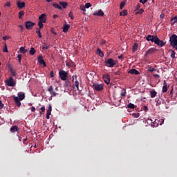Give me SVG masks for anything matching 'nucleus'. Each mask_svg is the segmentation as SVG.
I'll return each mask as SVG.
<instances>
[{"label":"nucleus","mask_w":177,"mask_h":177,"mask_svg":"<svg viewBox=\"0 0 177 177\" xmlns=\"http://www.w3.org/2000/svg\"><path fill=\"white\" fill-rule=\"evenodd\" d=\"M43 23H44V22H41V21H39V22H38V26H39V30H41V28H42L43 27H44V24Z\"/></svg>","instance_id":"42"},{"label":"nucleus","mask_w":177,"mask_h":177,"mask_svg":"<svg viewBox=\"0 0 177 177\" xmlns=\"http://www.w3.org/2000/svg\"><path fill=\"white\" fill-rule=\"evenodd\" d=\"M158 37L157 35H149L147 37L146 39L147 41H151V42H156V40L157 39Z\"/></svg>","instance_id":"8"},{"label":"nucleus","mask_w":177,"mask_h":177,"mask_svg":"<svg viewBox=\"0 0 177 177\" xmlns=\"http://www.w3.org/2000/svg\"><path fill=\"white\" fill-rule=\"evenodd\" d=\"M59 78H61L62 81H66L67 77H68V73L66 72V71L59 70Z\"/></svg>","instance_id":"3"},{"label":"nucleus","mask_w":177,"mask_h":177,"mask_svg":"<svg viewBox=\"0 0 177 177\" xmlns=\"http://www.w3.org/2000/svg\"><path fill=\"white\" fill-rule=\"evenodd\" d=\"M4 7H5V8H10V1H7V2L4 4Z\"/></svg>","instance_id":"47"},{"label":"nucleus","mask_w":177,"mask_h":177,"mask_svg":"<svg viewBox=\"0 0 177 177\" xmlns=\"http://www.w3.org/2000/svg\"><path fill=\"white\" fill-rule=\"evenodd\" d=\"M3 109V103H2V101L0 100V109Z\"/></svg>","instance_id":"57"},{"label":"nucleus","mask_w":177,"mask_h":177,"mask_svg":"<svg viewBox=\"0 0 177 177\" xmlns=\"http://www.w3.org/2000/svg\"><path fill=\"white\" fill-rule=\"evenodd\" d=\"M101 44H102V45H104L106 44V41L105 40H102L101 41Z\"/></svg>","instance_id":"63"},{"label":"nucleus","mask_w":177,"mask_h":177,"mask_svg":"<svg viewBox=\"0 0 177 177\" xmlns=\"http://www.w3.org/2000/svg\"><path fill=\"white\" fill-rule=\"evenodd\" d=\"M160 97H156L155 99V102L156 103V106H160L161 104V100H160Z\"/></svg>","instance_id":"34"},{"label":"nucleus","mask_w":177,"mask_h":177,"mask_svg":"<svg viewBox=\"0 0 177 177\" xmlns=\"http://www.w3.org/2000/svg\"><path fill=\"white\" fill-rule=\"evenodd\" d=\"M104 63L106 67L113 68L117 64V61L114 60L113 58H110L105 60Z\"/></svg>","instance_id":"2"},{"label":"nucleus","mask_w":177,"mask_h":177,"mask_svg":"<svg viewBox=\"0 0 177 177\" xmlns=\"http://www.w3.org/2000/svg\"><path fill=\"white\" fill-rule=\"evenodd\" d=\"M171 24H175V23H177V16L171 17Z\"/></svg>","instance_id":"33"},{"label":"nucleus","mask_w":177,"mask_h":177,"mask_svg":"<svg viewBox=\"0 0 177 177\" xmlns=\"http://www.w3.org/2000/svg\"><path fill=\"white\" fill-rule=\"evenodd\" d=\"M138 45L137 43L134 44V45L133 46V52H136V50H138Z\"/></svg>","instance_id":"37"},{"label":"nucleus","mask_w":177,"mask_h":177,"mask_svg":"<svg viewBox=\"0 0 177 177\" xmlns=\"http://www.w3.org/2000/svg\"><path fill=\"white\" fill-rule=\"evenodd\" d=\"M19 63H21V55L19 54L17 55Z\"/></svg>","instance_id":"50"},{"label":"nucleus","mask_w":177,"mask_h":177,"mask_svg":"<svg viewBox=\"0 0 177 177\" xmlns=\"http://www.w3.org/2000/svg\"><path fill=\"white\" fill-rule=\"evenodd\" d=\"M14 102L17 107H20L21 106V100L19 99V97L13 96Z\"/></svg>","instance_id":"12"},{"label":"nucleus","mask_w":177,"mask_h":177,"mask_svg":"<svg viewBox=\"0 0 177 177\" xmlns=\"http://www.w3.org/2000/svg\"><path fill=\"white\" fill-rule=\"evenodd\" d=\"M3 52L8 53V46H6V44H5V46L3 48Z\"/></svg>","instance_id":"46"},{"label":"nucleus","mask_w":177,"mask_h":177,"mask_svg":"<svg viewBox=\"0 0 177 177\" xmlns=\"http://www.w3.org/2000/svg\"><path fill=\"white\" fill-rule=\"evenodd\" d=\"M36 30H37L36 34H37L39 38H42V35H41V29H39V28H37Z\"/></svg>","instance_id":"31"},{"label":"nucleus","mask_w":177,"mask_h":177,"mask_svg":"<svg viewBox=\"0 0 177 177\" xmlns=\"http://www.w3.org/2000/svg\"><path fill=\"white\" fill-rule=\"evenodd\" d=\"M59 5H61V6H62L63 9H66V8H67L68 4L66 1H61V2H59Z\"/></svg>","instance_id":"24"},{"label":"nucleus","mask_w":177,"mask_h":177,"mask_svg":"<svg viewBox=\"0 0 177 177\" xmlns=\"http://www.w3.org/2000/svg\"><path fill=\"white\" fill-rule=\"evenodd\" d=\"M167 91H168V84H167V82L164 80L162 92L163 93H165V92H167Z\"/></svg>","instance_id":"17"},{"label":"nucleus","mask_w":177,"mask_h":177,"mask_svg":"<svg viewBox=\"0 0 177 177\" xmlns=\"http://www.w3.org/2000/svg\"><path fill=\"white\" fill-rule=\"evenodd\" d=\"M91 6H92V4H91V3H87L85 4V8L86 9H89V8H91Z\"/></svg>","instance_id":"48"},{"label":"nucleus","mask_w":177,"mask_h":177,"mask_svg":"<svg viewBox=\"0 0 177 177\" xmlns=\"http://www.w3.org/2000/svg\"><path fill=\"white\" fill-rule=\"evenodd\" d=\"M143 111H149V108L147 107V106L145 105L143 106Z\"/></svg>","instance_id":"53"},{"label":"nucleus","mask_w":177,"mask_h":177,"mask_svg":"<svg viewBox=\"0 0 177 177\" xmlns=\"http://www.w3.org/2000/svg\"><path fill=\"white\" fill-rule=\"evenodd\" d=\"M48 91L50 93L51 96H53L54 97L57 96V93L53 91V86H50L49 88H48Z\"/></svg>","instance_id":"10"},{"label":"nucleus","mask_w":177,"mask_h":177,"mask_svg":"<svg viewBox=\"0 0 177 177\" xmlns=\"http://www.w3.org/2000/svg\"><path fill=\"white\" fill-rule=\"evenodd\" d=\"M72 78L73 81H74V78H75V86H76L77 91H80V92H81V90H80V82H78V80H77V75H73Z\"/></svg>","instance_id":"11"},{"label":"nucleus","mask_w":177,"mask_h":177,"mask_svg":"<svg viewBox=\"0 0 177 177\" xmlns=\"http://www.w3.org/2000/svg\"><path fill=\"white\" fill-rule=\"evenodd\" d=\"M164 16H165L164 14H161V15H160V19H164Z\"/></svg>","instance_id":"62"},{"label":"nucleus","mask_w":177,"mask_h":177,"mask_svg":"<svg viewBox=\"0 0 177 177\" xmlns=\"http://www.w3.org/2000/svg\"><path fill=\"white\" fill-rule=\"evenodd\" d=\"M35 26V23L28 21L25 23V27L26 30H32V27Z\"/></svg>","instance_id":"6"},{"label":"nucleus","mask_w":177,"mask_h":177,"mask_svg":"<svg viewBox=\"0 0 177 177\" xmlns=\"http://www.w3.org/2000/svg\"><path fill=\"white\" fill-rule=\"evenodd\" d=\"M129 74H133L134 75H139V74H140V73L139 72V71H138L135 68H132L129 71Z\"/></svg>","instance_id":"15"},{"label":"nucleus","mask_w":177,"mask_h":177,"mask_svg":"<svg viewBox=\"0 0 177 177\" xmlns=\"http://www.w3.org/2000/svg\"><path fill=\"white\" fill-rule=\"evenodd\" d=\"M128 15V11L127 10H124L120 12V16H127Z\"/></svg>","instance_id":"32"},{"label":"nucleus","mask_w":177,"mask_h":177,"mask_svg":"<svg viewBox=\"0 0 177 177\" xmlns=\"http://www.w3.org/2000/svg\"><path fill=\"white\" fill-rule=\"evenodd\" d=\"M148 71H149V73H153V71H158V73L159 72V71H157V69L151 68V66H148Z\"/></svg>","instance_id":"35"},{"label":"nucleus","mask_w":177,"mask_h":177,"mask_svg":"<svg viewBox=\"0 0 177 177\" xmlns=\"http://www.w3.org/2000/svg\"><path fill=\"white\" fill-rule=\"evenodd\" d=\"M30 110H31L32 113H35V107L32 106V107L30 108Z\"/></svg>","instance_id":"58"},{"label":"nucleus","mask_w":177,"mask_h":177,"mask_svg":"<svg viewBox=\"0 0 177 177\" xmlns=\"http://www.w3.org/2000/svg\"><path fill=\"white\" fill-rule=\"evenodd\" d=\"M140 2L141 3H142V5H145V3H146V2H147V0H140Z\"/></svg>","instance_id":"56"},{"label":"nucleus","mask_w":177,"mask_h":177,"mask_svg":"<svg viewBox=\"0 0 177 177\" xmlns=\"http://www.w3.org/2000/svg\"><path fill=\"white\" fill-rule=\"evenodd\" d=\"M68 17H71V20H74V15H73V12L68 13Z\"/></svg>","instance_id":"45"},{"label":"nucleus","mask_w":177,"mask_h":177,"mask_svg":"<svg viewBox=\"0 0 177 177\" xmlns=\"http://www.w3.org/2000/svg\"><path fill=\"white\" fill-rule=\"evenodd\" d=\"M156 45H158V46H160V48H162V46H165V42H164L162 40H160L158 39V37H156V40H155Z\"/></svg>","instance_id":"7"},{"label":"nucleus","mask_w":177,"mask_h":177,"mask_svg":"<svg viewBox=\"0 0 177 177\" xmlns=\"http://www.w3.org/2000/svg\"><path fill=\"white\" fill-rule=\"evenodd\" d=\"M19 52L21 53H27V50H26V48L24 47H21L19 48Z\"/></svg>","instance_id":"38"},{"label":"nucleus","mask_w":177,"mask_h":177,"mask_svg":"<svg viewBox=\"0 0 177 177\" xmlns=\"http://www.w3.org/2000/svg\"><path fill=\"white\" fill-rule=\"evenodd\" d=\"M156 50H157V49H156L154 48L148 49L146 52L145 56H147V55H151V54L154 53V52H156Z\"/></svg>","instance_id":"18"},{"label":"nucleus","mask_w":177,"mask_h":177,"mask_svg":"<svg viewBox=\"0 0 177 177\" xmlns=\"http://www.w3.org/2000/svg\"><path fill=\"white\" fill-rule=\"evenodd\" d=\"M52 113H46V118L47 119V120H49V118H50V115H51Z\"/></svg>","instance_id":"55"},{"label":"nucleus","mask_w":177,"mask_h":177,"mask_svg":"<svg viewBox=\"0 0 177 177\" xmlns=\"http://www.w3.org/2000/svg\"><path fill=\"white\" fill-rule=\"evenodd\" d=\"M20 131V129L17 126H13L10 128V132H19Z\"/></svg>","instance_id":"20"},{"label":"nucleus","mask_w":177,"mask_h":177,"mask_svg":"<svg viewBox=\"0 0 177 177\" xmlns=\"http://www.w3.org/2000/svg\"><path fill=\"white\" fill-rule=\"evenodd\" d=\"M53 6L55 8V9H59V10H62V6H59L57 3H53Z\"/></svg>","instance_id":"36"},{"label":"nucleus","mask_w":177,"mask_h":177,"mask_svg":"<svg viewBox=\"0 0 177 177\" xmlns=\"http://www.w3.org/2000/svg\"><path fill=\"white\" fill-rule=\"evenodd\" d=\"M70 30V25L65 24L63 26V32H67Z\"/></svg>","instance_id":"22"},{"label":"nucleus","mask_w":177,"mask_h":177,"mask_svg":"<svg viewBox=\"0 0 177 177\" xmlns=\"http://www.w3.org/2000/svg\"><path fill=\"white\" fill-rule=\"evenodd\" d=\"M128 109H135V104H132V103H129L127 105Z\"/></svg>","instance_id":"40"},{"label":"nucleus","mask_w":177,"mask_h":177,"mask_svg":"<svg viewBox=\"0 0 177 177\" xmlns=\"http://www.w3.org/2000/svg\"><path fill=\"white\" fill-rule=\"evenodd\" d=\"M37 60L39 64H42L44 67H46V62H45V61L44 60L42 55H39L37 58Z\"/></svg>","instance_id":"14"},{"label":"nucleus","mask_w":177,"mask_h":177,"mask_svg":"<svg viewBox=\"0 0 177 177\" xmlns=\"http://www.w3.org/2000/svg\"><path fill=\"white\" fill-rule=\"evenodd\" d=\"M93 89H94V91H97V92H100V91H103L104 86H103V84H93Z\"/></svg>","instance_id":"5"},{"label":"nucleus","mask_w":177,"mask_h":177,"mask_svg":"<svg viewBox=\"0 0 177 177\" xmlns=\"http://www.w3.org/2000/svg\"><path fill=\"white\" fill-rule=\"evenodd\" d=\"M40 110L41 111V112H40V114H42V113H45V106L41 107Z\"/></svg>","instance_id":"51"},{"label":"nucleus","mask_w":177,"mask_h":177,"mask_svg":"<svg viewBox=\"0 0 177 177\" xmlns=\"http://www.w3.org/2000/svg\"><path fill=\"white\" fill-rule=\"evenodd\" d=\"M17 96L19 100H24L26 99V93L23 92L18 93Z\"/></svg>","instance_id":"16"},{"label":"nucleus","mask_w":177,"mask_h":177,"mask_svg":"<svg viewBox=\"0 0 177 177\" xmlns=\"http://www.w3.org/2000/svg\"><path fill=\"white\" fill-rule=\"evenodd\" d=\"M143 12H145V10H143V8L140 9L136 14L138 15H142V13H143Z\"/></svg>","instance_id":"49"},{"label":"nucleus","mask_w":177,"mask_h":177,"mask_svg":"<svg viewBox=\"0 0 177 177\" xmlns=\"http://www.w3.org/2000/svg\"><path fill=\"white\" fill-rule=\"evenodd\" d=\"M10 71L13 77H16V75H17V72H16L15 70H13V68H10Z\"/></svg>","instance_id":"29"},{"label":"nucleus","mask_w":177,"mask_h":177,"mask_svg":"<svg viewBox=\"0 0 177 177\" xmlns=\"http://www.w3.org/2000/svg\"><path fill=\"white\" fill-rule=\"evenodd\" d=\"M36 52H37V50H35V48H34V47H32L30 48V50H29V53H30V55H31V56L35 55Z\"/></svg>","instance_id":"28"},{"label":"nucleus","mask_w":177,"mask_h":177,"mask_svg":"<svg viewBox=\"0 0 177 177\" xmlns=\"http://www.w3.org/2000/svg\"><path fill=\"white\" fill-rule=\"evenodd\" d=\"M24 16V11H20L19 12V19H21V17Z\"/></svg>","instance_id":"43"},{"label":"nucleus","mask_w":177,"mask_h":177,"mask_svg":"<svg viewBox=\"0 0 177 177\" xmlns=\"http://www.w3.org/2000/svg\"><path fill=\"white\" fill-rule=\"evenodd\" d=\"M158 124H160V120L156 119V120H154V122L152 123L151 125H153V127L154 128H156V127H158Z\"/></svg>","instance_id":"26"},{"label":"nucleus","mask_w":177,"mask_h":177,"mask_svg":"<svg viewBox=\"0 0 177 177\" xmlns=\"http://www.w3.org/2000/svg\"><path fill=\"white\" fill-rule=\"evenodd\" d=\"M3 41H6L8 39V36L3 37Z\"/></svg>","instance_id":"61"},{"label":"nucleus","mask_w":177,"mask_h":177,"mask_svg":"<svg viewBox=\"0 0 177 177\" xmlns=\"http://www.w3.org/2000/svg\"><path fill=\"white\" fill-rule=\"evenodd\" d=\"M93 16H104V12L102 10H99L97 12H95L93 14Z\"/></svg>","instance_id":"19"},{"label":"nucleus","mask_w":177,"mask_h":177,"mask_svg":"<svg viewBox=\"0 0 177 177\" xmlns=\"http://www.w3.org/2000/svg\"><path fill=\"white\" fill-rule=\"evenodd\" d=\"M43 50H46L49 48V44L48 43H44L41 46Z\"/></svg>","instance_id":"25"},{"label":"nucleus","mask_w":177,"mask_h":177,"mask_svg":"<svg viewBox=\"0 0 177 177\" xmlns=\"http://www.w3.org/2000/svg\"><path fill=\"white\" fill-rule=\"evenodd\" d=\"M121 96L125 97L127 95V90L122 89V92L121 93Z\"/></svg>","instance_id":"41"},{"label":"nucleus","mask_w":177,"mask_h":177,"mask_svg":"<svg viewBox=\"0 0 177 177\" xmlns=\"http://www.w3.org/2000/svg\"><path fill=\"white\" fill-rule=\"evenodd\" d=\"M97 53L99 54V56H100V57H104V53H103L102 50H100V48L97 49Z\"/></svg>","instance_id":"27"},{"label":"nucleus","mask_w":177,"mask_h":177,"mask_svg":"<svg viewBox=\"0 0 177 177\" xmlns=\"http://www.w3.org/2000/svg\"><path fill=\"white\" fill-rule=\"evenodd\" d=\"M50 78H53V77H55V73H53V71H51L50 73Z\"/></svg>","instance_id":"54"},{"label":"nucleus","mask_w":177,"mask_h":177,"mask_svg":"<svg viewBox=\"0 0 177 177\" xmlns=\"http://www.w3.org/2000/svg\"><path fill=\"white\" fill-rule=\"evenodd\" d=\"M25 6H26V3L17 2V7L19 8V9H23V8H24Z\"/></svg>","instance_id":"23"},{"label":"nucleus","mask_w":177,"mask_h":177,"mask_svg":"<svg viewBox=\"0 0 177 177\" xmlns=\"http://www.w3.org/2000/svg\"><path fill=\"white\" fill-rule=\"evenodd\" d=\"M6 85L8 86H15L16 85V81L13 80V77L10 76L9 79L6 80Z\"/></svg>","instance_id":"4"},{"label":"nucleus","mask_w":177,"mask_h":177,"mask_svg":"<svg viewBox=\"0 0 177 177\" xmlns=\"http://www.w3.org/2000/svg\"><path fill=\"white\" fill-rule=\"evenodd\" d=\"M125 6V3H124V1H122L121 3H120V9H124V7Z\"/></svg>","instance_id":"44"},{"label":"nucleus","mask_w":177,"mask_h":177,"mask_svg":"<svg viewBox=\"0 0 177 177\" xmlns=\"http://www.w3.org/2000/svg\"><path fill=\"white\" fill-rule=\"evenodd\" d=\"M153 77H154L155 78H160V75H158V74H153Z\"/></svg>","instance_id":"59"},{"label":"nucleus","mask_w":177,"mask_h":177,"mask_svg":"<svg viewBox=\"0 0 177 177\" xmlns=\"http://www.w3.org/2000/svg\"><path fill=\"white\" fill-rule=\"evenodd\" d=\"M47 113L52 114V105L51 104H49L48 109H47Z\"/></svg>","instance_id":"39"},{"label":"nucleus","mask_w":177,"mask_h":177,"mask_svg":"<svg viewBox=\"0 0 177 177\" xmlns=\"http://www.w3.org/2000/svg\"><path fill=\"white\" fill-rule=\"evenodd\" d=\"M19 27L20 28L21 31H23V30H24V26H23V25H19Z\"/></svg>","instance_id":"60"},{"label":"nucleus","mask_w":177,"mask_h":177,"mask_svg":"<svg viewBox=\"0 0 177 177\" xmlns=\"http://www.w3.org/2000/svg\"><path fill=\"white\" fill-rule=\"evenodd\" d=\"M122 57H124L123 55H120V56H118V59H122Z\"/></svg>","instance_id":"64"},{"label":"nucleus","mask_w":177,"mask_h":177,"mask_svg":"<svg viewBox=\"0 0 177 177\" xmlns=\"http://www.w3.org/2000/svg\"><path fill=\"white\" fill-rule=\"evenodd\" d=\"M169 52L171 53L170 57H171L172 59H175V55H176V53L174 50H169Z\"/></svg>","instance_id":"30"},{"label":"nucleus","mask_w":177,"mask_h":177,"mask_svg":"<svg viewBox=\"0 0 177 177\" xmlns=\"http://www.w3.org/2000/svg\"><path fill=\"white\" fill-rule=\"evenodd\" d=\"M149 93H150V96L151 97V99L156 97V96H157V93L155 90H151L149 91Z\"/></svg>","instance_id":"21"},{"label":"nucleus","mask_w":177,"mask_h":177,"mask_svg":"<svg viewBox=\"0 0 177 177\" xmlns=\"http://www.w3.org/2000/svg\"><path fill=\"white\" fill-rule=\"evenodd\" d=\"M39 21L46 23V14L43 13L39 17Z\"/></svg>","instance_id":"13"},{"label":"nucleus","mask_w":177,"mask_h":177,"mask_svg":"<svg viewBox=\"0 0 177 177\" xmlns=\"http://www.w3.org/2000/svg\"><path fill=\"white\" fill-rule=\"evenodd\" d=\"M169 42L171 46L175 49V50H177V35L174 34L169 37Z\"/></svg>","instance_id":"1"},{"label":"nucleus","mask_w":177,"mask_h":177,"mask_svg":"<svg viewBox=\"0 0 177 177\" xmlns=\"http://www.w3.org/2000/svg\"><path fill=\"white\" fill-rule=\"evenodd\" d=\"M102 78L105 84H106V85H109V84H110V75L109 74L103 75Z\"/></svg>","instance_id":"9"},{"label":"nucleus","mask_w":177,"mask_h":177,"mask_svg":"<svg viewBox=\"0 0 177 177\" xmlns=\"http://www.w3.org/2000/svg\"><path fill=\"white\" fill-rule=\"evenodd\" d=\"M80 10H82L83 12H85V10H86V8L85 6H80Z\"/></svg>","instance_id":"52"}]
</instances>
